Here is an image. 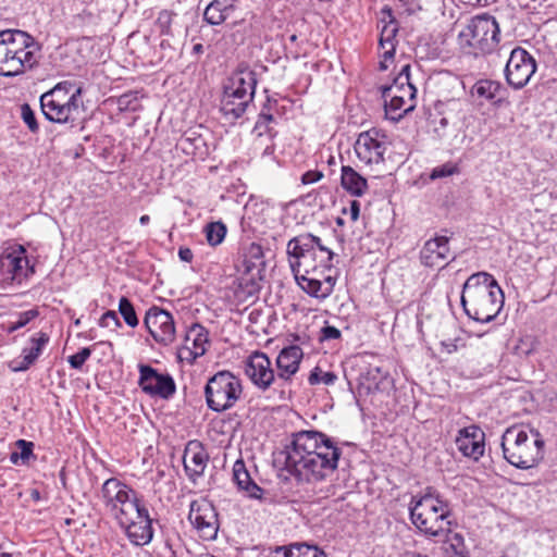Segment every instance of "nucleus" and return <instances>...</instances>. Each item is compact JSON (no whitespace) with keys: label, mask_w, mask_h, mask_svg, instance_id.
<instances>
[{"label":"nucleus","mask_w":557,"mask_h":557,"mask_svg":"<svg viewBox=\"0 0 557 557\" xmlns=\"http://www.w3.org/2000/svg\"><path fill=\"white\" fill-rule=\"evenodd\" d=\"M284 468L299 482H320L338 468L342 448L338 442L315 430L299 431L285 446Z\"/></svg>","instance_id":"1"},{"label":"nucleus","mask_w":557,"mask_h":557,"mask_svg":"<svg viewBox=\"0 0 557 557\" xmlns=\"http://www.w3.org/2000/svg\"><path fill=\"white\" fill-rule=\"evenodd\" d=\"M81 95L82 87L75 83H58L40 96L41 112L49 122L73 125L79 113Z\"/></svg>","instance_id":"7"},{"label":"nucleus","mask_w":557,"mask_h":557,"mask_svg":"<svg viewBox=\"0 0 557 557\" xmlns=\"http://www.w3.org/2000/svg\"><path fill=\"white\" fill-rule=\"evenodd\" d=\"M39 315V311L36 308L29 309L27 311L20 312L15 321H12L8 325V331L10 333L15 332L18 329L27 325L32 320Z\"/></svg>","instance_id":"41"},{"label":"nucleus","mask_w":557,"mask_h":557,"mask_svg":"<svg viewBox=\"0 0 557 557\" xmlns=\"http://www.w3.org/2000/svg\"><path fill=\"white\" fill-rule=\"evenodd\" d=\"M242 380L227 370L213 374L205 386V398L209 409L223 412L233 408L242 398Z\"/></svg>","instance_id":"9"},{"label":"nucleus","mask_w":557,"mask_h":557,"mask_svg":"<svg viewBox=\"0 0 557 557\" xmlns=\"http://www.w3.org/2000/svg\"><path fill=\"white\" fill-rule=\"evenodd\" d=\"M382 98L386 114L394 121H398L405 113L413 109V104L405 108L406 101L404 97L398 96L393 86H382Z\"/></svg>","instance_id":"29"},{"label":"nucleus","mask_w":557,"mask_h":557,"mask_svg":"<svg viewBox=\"0 0 557 557\" xmlns=\"http://www.w3.org/2000/svg\"><path fill=\"white\" fill-rule=\"evenodd\" d=\"M119 312L123 317L125 323L131 327H136L139 323L133 304L128 298L122 297L119 302Z\"/></svg>","instance_id":"39"},{"label":"nucleus","mask_w":557,"mask_h":557,"mask_svg":"<svg viewBox=\"0 0 557 557\" xmlns=\"http://www.w3.org/2000/svg\"><path fill=\"white\" fill-rule=\"evenodd\" d=\"M460 172L458 164L454 162H446L444 164H441L438 166H435L430 172V180L435 181L440 178H445L448 176H453L455 174H458Z\"/></svg>","instance_id":"40"},{"label":"nucleus","mask_w":557,"mask_h":557,"mask_svg":"<svg viewBox=\"0 0 557 557\" xmlns=\"http://www.w3.org/2000/svg\"><path fill=\"white\" fill-rule=\"evenodd\" d=\"M300 557H326L323 550L313 545L298 544Z\"/></svg>","instance_id":"50"},{"label":"nucleus","mask_w":557,"mask_h":557,"mask_svg":"<svg viewBox=\"0 0 557 557\" xmlns=\"http://www.w3.org/2000/svg\"><path fill=\"white\" fill-rule=\"evenodd\" d=\"M133 100H136V98H134L132 95L125 94L119 98L117 104L120 109H128L131 108V103Z\"/></svg>","instance_id":"53"},{"label":"nucleus","mask_w":557,"mask_h":557,"mask_svg":"<svg viewBox=\"0 0 557 557\" xmlns=\"http://www.w3.org/2000/svg\"><path fill=\"white\" fill-rule=\"evenodd\" d=\"M138 385L145 394L163 399H169L175 394L176 385L169 373H160L149 364H138Z\"/></svg>","instance_id":"17"},{"label":"nucleus","mask_w":557,"mask_h":557,"mask_svg":"<svg viewBox=\"0 0 557 557\" xmlns=\"http://www.w3.org/2000/svg\"><path fill=\"white\" fill-rule=\"evenodd\" d=\"M48 342L49 336L44 332H39L37 337H33L30 339L32 346L23 349L22 361L14 367L13 370L16 372L28 370L29 367L38 359Z\"/></svg>","instance_id":"32"},{"label":"nucleus","mask_w":557,"mask_h":557,"mask_svg":"<svg viewBox=\"0 0 557 557\" xmlns=\"http://www.w3.org/2000/svg\"><path fill=\"white\" fill-rule=\"evenodd\" d=\"M274 117L271 113L261 111L255 125V131L258 132L259 136H262L270 132L269 124L273 122Z\"/></svg>","instance_id":"47"},{"label":"nucleus","mask_w":557,"mask_h":557,"mask_svg":"<svg viewBox=\"0 0 557 557\" xmlns=\"http://www.w3.org/2000/svg\"><path fill=\"white\" fill-rule=\"evenodd\" d=\"M232 10L233 5L227 3V0H213L207 5L203 20L210 25H220L224 23Z\"/></svg>","instance_id":"35"},{"label":"nucleus","mask_w":557,"mask_h":557,"mask_svg":"<svg viewBox=\"0 0 557 557\" xmlns=\"http://www.w3.org/2000/svg\"><path fill=\"white\" fill-rule=\"evenodd\" d=\"M391 60H385V58H382V60L380 61V70L382 71H385L388 69V64L387 62H389Z\"/></svg>","instance_id":"59"},{"label":"nucleus","mask_w":557,"mask_h":557,"mask_svg":"<svg viewBox=\"0 0 557 557\" xmlns=\"http://www.w3.org/2000/svg\"><path fill=\"white\" fill-rule=\"evenodd\" d=\"M289 40L293 41V42L296 41L297 40V36L295 34L290 35Z\"/></svg>","instance_id":"61"},{"label":"nucleus","mask_w":557,"mask_h":557,"mask_svg":"<svg viewBox=\"0 0 557 557\" xmlns=\"http://www.w3.org/2000/svg\"><path fill=\"white\" fill-rule=\"evenodd\" d=\"M250 104L251 101L248 94H237L224 87L220 110L226 121L232 123L240 119Z\"/></svg>","instance_id":"23"},{"label":"nucleus","mask_w":557,"mask_h":557,"mask_svg":"<svg viewBox=\"0 0 557 557\" xmlns=\"http://www.w3.org/2000/svg\"><path fill=\"white\" fill-rule=\"evenodd\" d=\"M203 52V46L201 44H195L193 47V53L200 54Z\"/></svg>","instance_id":"58"},{"label":"nucleus","mask_w":557,"mask_h":557,"mask_svg":"<svg viewBox=\"0 0 557 557\" xmlns=\"http://www.w3.org/2000/svg\"><path fill=\"white\" fill-rule=\"evenodd\" d=\"M341 185L351 196L361 197L368 190L367 180L349 165H343Z\"/></svg>","instance_id":"31"},{"label":"nucleus","mask_w":557,"mask_h":557,"mask_svg":"<svg viewBox=\"0 0 557 557\" xmlns=\"http://www.w3.org/2000/svg\"><path fill=\"white\" fill-rule=\"evenodd\" d=\"M267 557H300L298 544L276 546L269 552Z\"/></svg>","instance_id":"45"},{"label":"nucleus","mask_w":557,"mask_h":557,"mask_svg":"<svg viewBox=\"0 0 557 557\" xmlns=\"http://www.w3.org/2000/svg\"><path fill=\"white\" fill-rule=\"evenodd\" d=\"M341 336H342V333L337 327L325 324L320 331L319 339L321 342L339 339Z\"/></svg>","instance_id":"49"},{"label":"nucleus","mask_w":557,"mask_h":557,"mask_svg":"<svg viewBox=\"0 0 557 557\" xmlns=\"http://www.w3.org/2000/svg\"><path fill=\"white\" fill-rule=\"evenodd\" d=\"M403 557H429L428 555L420 554L418 552H405Z\"/></svg>","instance_id":"57"},{"label":"nucleus","mask_w":557,"mask_h":557,"mask_svg":"<svg viewBox=\"0 0 557 557\" xmlns=\"http://www.w3.org/2000/svg\"><path fill=\"white\" fill-rule=\"evenodd\" d=\"M388 21H381L380 50L381 57L385 60H393L396 49V35L398 33V24L396 20L388 13Z\"/></svg>","instance_id":"28"},{"label":"nucleus","mask_w":557,"mask_h":557,"mask_svg":"<svg viewBox=\"0 0 557 557\" xmlns=\"http://www.w3.org/2000/svg\"><path fill=\"white\" fill-rule=\"evenodd\" d=\"M499 25L486 13L473 16L460 30L458 42L462 51L474 57L492 53L499 42Z\"/></svg>","instance_id":"8"},{"label":"nucleus","mask_w":557,"mask_h":557,"mask_svg":"<svg viewBox=\"0 0 557 557\" xmlns=\"http://www.w3.org/2000/svg\"><path fill=\"white\" fill-rule=\"evenodd\" d=\"M233 480L237 487L245 492L247 496L255 499H261L263 490L251 479L243 459H238L234 462Z\"/></svg>","instance_id":"27"},{"label":"nucleus","mask_w":557,"mask_h":557,"mask_svg":"<svg viewBox=\"0 0 557 557\" xmlns=\"http://www.w3.org/2000/svg\"><path fill=\"white\" fill-rule=\"evenodd\" d=\"M29 495L34 502H39L41 499V494L37 488L30 490Z\"/></svg>","instance_id":"55"},{"label":"nucleus","mask_w":557,"mask_h":557,"mask_svg":"<svg viewBox=\"0 0 557 557\" xmlns=\"http://www.w3.org/2000/svg\"><path fill=\"white\" fill-rule=\"evenodd\" d=\"M338 224H343V221L341 219L337 220Z\"/></svg>","instance_id":"62"},{"label":"nucleus","mask_w":557,"mask_h":557,"mask_svg":"<svg viewBox=\"0 0 557 557\" xmlns=\"http://www.w3.org/2000/svg\"><path fill=\"white\" fill-rule=\"evenodd\" d=\"M287 255L293 273L306 272L315 274L319 269L333 268L334 251L322 238L310 233L293 237L287 243Z\"/></svg>","instance_id":"6"},{"label":"nucleus","mask_w":557,"mask_h":557,"mask_svg":"<svg viewBox=\"0 0 557 557\" xmlns=\"http://www.w3.org/2000/svg\"><path fill=\"white\" fill-rule=\"evenodd\" d=\"M460 301L470 319L487 323L498 315L505 297L497 281L491 274L478 272L465 282Z\"/></svg>","instance_id":"2"},{"label":"nucleus","mask_w":557,"mask_h":557,"mask_svg":"<svg viewBox=\"0 0 557 557\" xmlns=\"http://www.w3.org/2000/svg\"><path fill=\"white\" fill-rule=\"evenodd\" d=\"M188 519L198 531L200 537L206 541L216 539L220 528L218 512L214 506L206 500H193L188 513Z\"/></svg>","instance_id":"16"},{"label":"nucleus","mask_w":557,"mask_h":557,"mask_svg":"<svg viewBox=\"0 0 557 557\" xmlns=\"http://www.w3.org/2000/svg\"><path fill=\"white\" fill-rule=\"evenodd\" d=\"M91 356V349L89 347L82 348L77 354L72 355L67 358L70 366L73 369H81L86 360Z\"/></svg>","instance_id":"46"},{"label":"nucleus","mask_w":557,"mask_h":557,"mask_svg":"<svg viewBox=\"0 0 557 557\" xmlns=\"http://www.w3.org/2000/svg\"><path fill=\"white\" fill-rule=\"evenodd\" d=\"M244 262L246 264L247 271H251L253 268L262 267L264 262L263 249L261 245L251 243L246 249Z\"/></svg>","instance_id":"37"},{"label":"nucleus","mask_w":557,"mask_h":557,"mask_svg":"<svg viewBox=\"0 0 557 557\" xmlns=\"http://www.w3.org/2000/svg\"><path fill=\"white\" fill-rule=\"evenodd\" d=\"M244 372L251 384L262 393L270 389L278 393L280 399H286V391L278 382V376L271 359L262 351H253L244 362Z\"/></svg>","instance_id":"11"},{"label":"nucleus","mask_w":557,"mask_h":557,"mask_svg":"<svg viewBox=\"0 0 557 557\" xmlns=\"http://www.w3.org/2000/svg\"><path fill=\"white\" fill-rule=\"evenodd\" d=\"M16 447L20 449L18 457L21 458L22 465H27L29 459L34 456V443L26 440H17L15 442Z\"/></svg>","instance_id":"44"},{"label":"nucleus","mask_w":557,"mask_h":557,"mask_svg":"<svg viewBox=\"0 0 557 557\" xmlns=\"http://www.w3.org/2000/svg\"><path fill=\"white\" fill-rule=\"evenodd\" d=\"M387 381V374L380 367L369 366L359 374L358 394L362 396L380 391Z\"/></svg>","instance_id":"26"},{"label":"nucleus","mask_w":557,"mask_h":557,"mask_svg":"<svg viewBox=\"0 0 557 557\" xmlns=\"http://www.w3.org/2000/svg\"><path fill=\"white\" fill-rule=\"evenodd\" d=\"M209 455L199 443L190 442L184 453V469L189 479L195 481L201 476L207 468Z\"/></svg>","instance_id":"24"},{"label":"nucleus","mask_w":557,"mask_h":557,"mask_svg":"<svg viewBox=\"0 0 557 557\" xmlns=\"http://www.w3.org/2000/svg\"><path fill=\"white\" fill-rule=\"evenodd\" d=\"M410 77V65L405 64L401 66L398 75L395 77L393 84L391 86L395 87V91L398 96L404 97V100L412 101L416 96V88L409 82Z\"/></svg>","instance_id":"36"},{"label":"nucleus","mask_w":557,"mask_h":557,"mask_svg":"<svg viewBox=\"0 0 557 557\" xmlns=\"http://www.w3.org/2000/svg\"><path fill=\"white\" fill-rule=\"evenodd\" d=\"M323 177V173L318 170H310L301 175V183L309 185L319 182Z\"/></svg>","instance_id":"51"},{"label":"nucleus","mask_w":557,"mask_h":557,"mask_svg":"<svg viewBox=\"0 0 557 557\" xmlns=\"http://www.w3.org/2000/svg\"><path fill=\"white\" fill-rule=\"evenodd\" d=\"M535 71L536 62L525 49L521 47L512 49L506 63L505 77L513 89L523 88Z\"/></svg>","instance_id":"15"},{"label":"nucleus","mask_w":557,"mask_h":557,"mask_svg":"<svg viewBox=\"0 0 557 557\" xmlns=\"http://www.w3.org/2000/svg\"><path fill=\"white\" fill-rule=\"evenodd\" d=\"M99 325L101 327H111V326L120 327L121 326V322H120L119 317H117L115 311L108 310L100 318Z\"/></svg>","instance_id":"48"},{"label":"nucleus","mask_w":557,"mask_h":557,"mask_svg":"<svg viewBox=\"0 0 557 557\" xmlns=\"http://www.w3.org/2000/svg\"><path fill=\"white\" fill-rule=\"evenodd\" d=\"M149 222H150V216H149V215H147V214H144V215H141V216L139 218V223H140L141 225H146V224H148Z\"/></svg>","instance_id":"60"},{"label":"nucleus","mask_w":557,"mask_h":557,"mask_svg":"<svg viewBox=\"0 0 557 557\" xmlns=\"http://www.w3.org/2000/svg\"><path fill=\"white\" fill-rule=\"evenodd\" d=\"M34 273V267L29 265L26 250L17 246L5 250L0 257V282L3 285L22 284Z\"/></svg>","instance_id":"13"},{"label":"nucleus","mask_w":557,"mask_h":557,"mask_svg":"<svg viewBox=\"0 0 557 557\" xmlns=\"http://www.w3.org/2000/svg\"><path fill=\"white\" fill-rule=\"evenodd\" d=\"M343 213H349L351 221H357L360 214V202L351 200L349 207L347 209H343Z\"/></svg>","instance_id":"52"},{"label":"nucleus","mask_w":557,"mask_h":557,"mask_svg":"<svg viewBox=\"0 0 557 557\" xmlns=\"http://www.w3.org/2000/svg\"><path fill=\"white\" fill-rule=\"evenodd\" d=\"M294 276L297 284L305 293L319 299L327 298L333 293L336 284V277L332 275H323L322 277L315 275L309 276L306 272L301 273L300 271L294 273Z\"/></svg>","instance_id":"21"},{"label":"nucleus","mask_w":557,"mask_h":557,"mask_svg":"<svg viewBox=\"0 0 557 557\" xmlns=\"http://www.w3.org/2000/svg\"><path fill=\"white\" fill-rule=\"evenodd\" d=\"M144 324L153 339L162 345H170L175 339V323L173 315L157 306L146 312Z\"/></svg>","instance_id":"18"},{"label":"nucleus","mask_w":557,"mask_h":557,"mask_svg":"<svg viewBox=\"0 0 557 557\" xmlns=\"http://www.w3.org/2000/svg\"><path fill=\"white\" fill-rule=\"evenodd\" d=\"M544 441L535 429L513 425L502 436L504 458L522 470L534 468L543 459Z\"/></svg>","instance_id":"4"},{"label":"nucleus","mask_w":557,"mask_h":557,"mask_svg":"<svg viewBox=\"0 0 557 557\" xmlns=\"http://www.w3.org/2000/svg\"><path fill=\"white\" fill-rule=\"evenodd\" d=\"M409 511L412 524L431 537L444 535L453 523L449 503L436 493L428 492L419 498L413 497Z\"/></svg>","instance_id":"5"},{"label":"nucleus","mask_w":557,"mask_h":557,"mask_svg":"<svg viewBox=\"0 0 557 557\" xmlns=\"http://www.w3.org/2000/svg\"><path fill=\"white\" fill-rule=\"evenodd\" d=\"M226 232L227 230L225 224L220 221L211 222L205 227L207 242L211 246L220 245L224 240Z\"/></svg>","instance_id":"38"},{"label":"nucleus","mask_w":557,"mask_h":557,"mask_svg":"<svg viewBox=\"0 0 557 557\" xmlns=\"http://www.w3.org/2000/svg\"><path fill=\"white\" fill-rule=\"evenodd\" d=\"M443 536H445L443 544L445 557H470L469 549L465 544V539L460 533L453 532L449 529Z\"/></svg>","instance_id":"34"},{"label":"nucleus","mask_w":557,"mask_h":557,"mask_svg":"<svg viewBox=\"0 0 557 557\" xmlns=\"http://www.w3.org/2000/svg\"><path fill=\"white\" fill-rule=\"evenodd\" d=\"M101 498L116 521L125 519L127 513H134V510L143 504L141 497L135 490L115 478L104 481Z\"/></svg>","instance_id":"10"},{"label":"nucleus","mask_w":557,"mask_h":557,"mask_svg":"<svg viewBox=\"0 0 557 557\" xmlns=\"http://www.w3.org/2000/svg\"><path fill=\"white\" fill-rule=\"evenodd\" d=\"M10 461L13 465L21 463V458L18 457V451H13V453L10 454Z\"/></svg>","instance_id":"56"},{"label":"nucleus","mask_w":557,"mask_h":557,"mask_svg":"<svg viewBox=\"0 0 557 557\" xmlns=\"http://www.w3.org/2000/svg\"><path fill=\"white\" fill-rule=\"evenodd\" d=\"M257 86L256 73L248 66H238L228 78L227 84L224 86L228 90L237 94H248L252 102Z\"/></svg>","instance_id":"25"},{"label":"nucleus","mask_w":557,"mask_h":557,"mask_svg":"<svg viewBox=\"0 0 557 557\" xmlns=\"http://www.w3.org/2000/svg\"><path fill=\"white\" fill-rule=\"evenodd\" d=\"M304 357L302 349L297 345L283 348L276 358L278 382L285 388L286 384L298 372Z\"/></svg>","instance_id":"20"},{"label":"nucleus","mask_w":557,"mask_h":557,"mask_svg":"<svg viewBox=\"0 0 557 557\" xmlns=\"http://www.w3.org/2000/svg\"><path fill=\"white\" fill-rule=\"evenodd\" d=\"M389 145L387 134L380 128L372 127L359 134L355 143V151L362 163L380 164L384 162V154Z\"/></svg>","instance_id":"12"},{"label":"nucleus","mask_w":557,"mask_h":557,"mask_svg":"<svg viewBox=\"0 0 557 557\" xmlns=\"http://www.w3.org/2000/svg\"><path fill=\"white\" fill-rule=\"evenodd\" d=\"M505 91L506 88L499 82L491 79H480L473 86V94L495 104H499L503 101Z\"/></svg>","instance_id":"33"},{"label":"nucleus","mask_w":557,"mask_h":557,"mask_svg":"<svg viewBox=\"0 0 557 557\" xmlns=\"http://www.w3.org/2000/svg\"><path fill=\"white\" fill-rule=\"evenodd\" d=\"M484 432L476 425L461 429L456 437L458 450L468 458L479 460L484 454Z\"/></svg>","instance_id":"19"},{"label":"nucleus","mask_w":557,"mask_h":557,"mask_svg":"<svg viewBox=\"0 0 557 557\" xmlns=\"http://www.w3.org/2000/svg\"><path fill=\"white\" fill-rule=\"evenodd\" d=\"M40 45L29 33L8 28L0 30V76L15 77L39 64Z\"/></svg>","instance_id":"3"},{"label":"nucleus","mask_w":557,"mask_h":557,"mask_svg":"<svg viewBox=\"0 0 557 557\" xmlns=\"http://www.w3.org/2000/svg\"><path fill=\"white\" fill-rule=\"evenodd\" d=\"M21 117L27 125L30 133L37 134L39 132V124L37 122L35 112L28 103H23L21 106Z\"/></svg>","instance_id":"43"},{"label":"nucleus","mask_w":557,"mask_h":557,"mask_svg":"<svg viewBox=\"0 0 557 557\" xmlns=\"http://www.w3.org/2000/svg\"><path fill=\"white\" fill-rule=\"evenodd\" d=\"M209 332L199 323H194L185 335V346L194 358L201 357L207 351Z\"/></svg>","instance_id":"30"},{"label":"nucleus","mask_w":557,"mask_h":557,"mask_svg":"<svg viewBox=\"0 0 557 557\" xmlns=\"http://www.w3.org/2000/svg\"><path fill=\"white\" fill-rule=\"evenodd\" d=\"M178 257L184 262H191L194 258L193 251L187 247H181L178 249Z\"/></svg>","instance_id":"54"},{"label":"nucleus","mask_w":557,"mask_h":557,"mask_svg":"<svg viewBox=\"0 0 557 557\" xmlns=\"http://www.w3.org/2000/svg\"><path fill=\"white\" fill-rule=\"evenodd\" d=\"M448 237L436 236L425 242L420 251L421 263L430 268H443L449 256Z\"/></svg>","instance_id":"22"},{"label":"nucleus","mask_w":557,"mask_h":557,"mask_svg":"<svg viewBox=\"0 0 557 557\" xmlns=\"http://www.w3.org/2000/svg\"><path fill=\"white\" fill-rule=\"evenodd\" d=\"M117 523L133 545L145 546L153 539L152 519L144 504L134 513H127L125 519L117 520Z\"/></svg>","instance_id":"14"},{"label":"nucleus","mask_w":557,"mask_h":557,"mask_svg":"<svg viewBox=\"0 0 557 557\" xmlns=\"http://www.w3.org/2000/svg\"><path fill=\"white\" fill-rule=\"evenodd\" d=\"M336 380L337 376L335 373L323 372L319 367H315L308 377V382L310 385H317L320 383H323L325 385H333Z\"/></svg>","instance_id":"42"}]
</instances>
